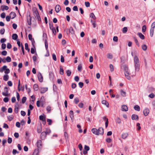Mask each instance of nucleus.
<instances>
[{
  "label": "nucleus",
  "instance_id": "f257e3e1",
  "mask_svg": "<svg viewBox=\"0 0 155 155\" xmlns=\"http://www.w3.org/2000/svg\"><path fill=\"white\" fill-rule=\"evenodd\" d=\"M134 65L135 71H138L140 68V63L139 59L136 55H135L134 57Z\"/></svg>",
  "mask_w": 155,
  "mask_h": 155
},
{
  "label": "nucleus",
  "instance_id": "f03ea898",
  "mask_svg": "<svg viewBox=\"0 0 155 155\" xmlns=\"http://www.w3.org/2000/svg\"><path fill=\"white\" fill-rule=\"evenodd\" d=\"M68 29H65L64 30V31L66 32H67V35H68L69 34V33H71V34H73L74 33V30L73 28H72V27H71L69 29V32H68Z\"/></svg>",
  "mask_w": 155,
  "mask_h": 155
},
{
  "label": "nucleus",
  "instance_id": "7ed1b4c3",
  "mask_svg": "<svg viewBox=\"0 0 155 155\" xmlns=\"http://www.w3.org/2000/svg\"><path fill=\"white\" fill-rule=\"evenodd\" d=\"M98 135H103L104 134V129L102 127H100L97 130Z\"/></svg>",
  "mask_w": 155,
  "mask_h": 155
},
{
  "label": "nucleus",
  "instance_id": "20e7f679",
  "mask_svg": "<svg viewBox=\"0 0 155 155\" xmlns=\"http://www.w3.org/2000/svg\"><path fill=\"white\" fill-rule=\"evenodd\" d=\"M38 77L39 81L41 82H42L43 81V78L40 73H38Z\"/></svg>",
  "mask_w": 155,
  "mask_h": 155
},
{
  "label": "nucleus",
  "instance_id": "39448f33",
  "mask_svg": "<svg viewBox=\"0 0 155 155\" xmlns=\"http://www.w3.org/2000/svg\"><path fill=\"white\" fill-rule=\"evenodd\" d=\"M124 74L126 78L128 80L131 79L130 76L129 71L124 72Z\"/></svg>",
  "mask_w": 155,
  "mask_h": 155
},
{
  "label": "nucleus",
  "instance_id": "423d86ee",
  "mask_svg": "<svg viewBox=\"0 0 155 155\" xmlns=\"http://www.w3.org/2000/svg\"><path fill=\"white\" fill-rule=\"evenodd\" d=\"M149 110L148 108L145 109L143 111V113L144 115L145 116H147L149 113Z\"/></svg>",
  "mask_w": 155,
  "mask_h": 155
},
{
  "label": "nucleus",
  "instance_id": "0eeeda50",
  "mask_svg": "<svg viewBox=\"0 0 155 155\" xmlns=\"http://www.w3.org/2000/svg\"><path fill=\"white\" fill-rule=\"evenodd\" d=\"M131 118L134 120H138V116L136 114H133L132 115Z\"/></svg>",
  "mask_w": 155,
  "mask_h": 155
},
{
  "label": "nucleus",
  "instance_id": "6e6552de",
  "mask_svg": "<svg viewBox=\"0 0 155 155\" xmlns=\"http://www.w3.org/2000/svg\"><path fill=\"white\" fill-rule=\"evenodd\" d=\"M47 135V134L45 132L43 131L42 132L41 134V139H44L46 137Z\"/></svg>",
  "mask_w": 155,
  "mask_h": 155
},
{
  "label": "nucleus",
  "instance_id": "1a4fd4ad",
  "mask_svg": "<svg viewBox=\"0 0 155 155\" xmlns=\"http://www.w3.org/2000/svg\"><path fill=\"white\" fill-rule=\"evenodd\" d=\"M33 11L35 16L39 15L38 11L36 8H33Z\"/></svg>",
  "mask_w": 155,
  "mask_h": 155
},
{
  "label": "nucleus",
  "instance_id": "9d476101",
  "mask_svg": "<svg viewBox=\"0 0 155 155\" xmlns=\"http://www.w3.org/2000/svg\"><path fill=\"white\" fill-rule=\"evenodd\" d=\"M48 90L47 87L41 88L40 90V93L41 94L44 93L47 91Z\"/></svg>",
  "mask_w": 155,
  "mask_h": 155
},
{
  "label": "nucleus",
  "instance_id": "9b49d317",
  "mask_svg": "<svg viewBox=\"0 0 155 155\" xmlns=\"http://www.w3.org/2000/svg\"><path fill=\"white\" fill-rule=\"evenodd\" d=\"M121 110L123 111H127L128 110V107L126 105H123L122 106Z\"/></svg>",
  "mask_w": 155,
  "mask_h": 155
},
{
  "label": "nucleus",
  "instance_id": "f8f14e48",
  "mask_svg": "<svg viewBox=\"0 0 155 155\" xmlns=\"http://www.w3.org/2000/svg\"><path fill=\"white\" fill-rule=\"evenodd\" d=\"M61 10V7L59 5H57L55 8V10L56 12L58 13Z\"/></svg>",
  "mask_w": 155,
  "mask_h": 155
},
{
  "label": "nucleus",
  "instance_id": "ddd939ff",
  "mask_svg": "<svg viewBox=\"0 0 155 155\" xmlns=\"http://www.w3.org/2000/svg\"><path fill=\"white\" fill-rule=\"evenodd\" d=\"M9 15H10V17H11V18L12 19H13V18H14L16 16L15 13V12H11L10 13Z\"/></svg>",
  "mask_w": 155,
  "mask_h": 155
},
{
  "label": "nucleus",
  "instance_id": "4468645a",
  "mask_svg": "<svg viewBox=\"0 0 155 155\" xmlns=\"http://www.w3.org/2000/svg\"><path fill=\"white\" fill-rule=\"evenodd\" d=\"M39 119L40 120H42V121L45 122V117L43 115H40L39 116Z\"/></svg>",
  "mask_w": 155,
  "mask_h": 155
},
{
  "label": "nucleus",
  "instance_id": "2eb2a0df",
  "mask_svg": "<svg viewBox=\"0 0 155 155\" xmlns=\"http://www.w3.org/2000/svg\"><path fill=\"white\" fill-rule=\"evenodd\" d=\"M121 68L124 69V72L128 71V68L126 65H124L122 66Z\"/></svg>",
  "mask_w": 155,
  "mask_h": 155
},
{
  "label": "nucleus",
  "instance_id": "dca6fc26",
  "mask_svg": "<svg viewBox=\"0 0 155 155\" xmlns=\"http://www.w3.org/2000/svg\"><path fill=\"white\" fill-rule=\"evenodd\" d=\"M102 104H104L106 105V106L108 107H109V104L108 103L106 100H104L102 101Z\"/></svg>",
  "mask_w": 155,
  "mask_h": 155
},
{
  "label": "nucleus",
  "instance_id": "f3484780",
  "mask_svg": "<svg viewBox=\"0 0 155 155\" xmlns=\"http://www.w3.org/2000/svg\"><path fill=\"white\" fill-rule=\"evenodd\" d=\"M128 136V134L127 133H123L121 135L122 138L123 139H126Z\"/></svg>",
  "mask_w": 155,
  "mask_h": 155
},
{
  "label": "nucleus",
  "instance_id": "a211bd4d",
  "mask_svg": "<svg viewBox=\"0 0 155 155\" xmlns=\"http://www.w3.org/2000/svg\"><path fill=\"white\" fill-rule=\"evenodd\" d=\"M91 131L94 134L96 135H98L97 129L95 128H92L91 129Z\"/></svg>",
  "mask_w": 155,
  "mask_h": 155
},
{
  "label": "nucleus",
  "instance_id": "6ab92c4d",
  "mask_svg": "<svg viewBox=\"0 0 155 155\" xmlns=\"http://www.w3.org/2000/svg\"><path fill=\"white\" fill-rule=\"evenodd\" d=\"M120 93L121 95L123 97H125L126 96V93L122 90L120 91Z\"/></svg>",
  "mask_w": 155,
  "mask_h": 155
},
{
  "label": "nucleus",
  "instance_id": "aec40b11",
  "mask_svg": "<svg viewBox=\"0 0 155 155\" xmlns=\"http://www.w3.org/2000/svg\"><path fill=\"white\" fill-rule=\"evenodd\" d=\"M42 145V141L41 140H38L37 142V146L38 148H39Z\"/></svg>",
  "mask_w": 155,
  "mask_h": 155
},
{
  "label": "nucleus",
  "instance_id": "412c9836",
  "mask_svg": "<svg viewBox=\"0 0 155 155\" xmlns=\"http://www.w3.org/2000/svg\"><path fill=\"white\" fill-rule=\"evenodd\" d=\"M1 8L2 11H3L4 9L8 10V7L7 6L2 5L1 6Z\"/></svg>",
  "mask_w": 155,
  "mask_h": 155
},
{
  "label": "nucleus",
  "instance_id": "4be33fe9",
  "mask_svg": "<svg viewBox=\"0 0 155 155\" xmlns=\"http://www.w3.org/2000/svg\"><path fill=\"white\" fill-rule=\"evenodd\" d=\"M39 150L38 149H36L35 150L33 155H39Z\"/></svg>",
  "mask_w": 155,
  "mask_h": 155
},
{
  "label": "nucleus",
  "instance_id": "5701e85b",
  "mask_svg": "<svg viewBox=\"0 0 155 155\" xmlns=\"http://www.w3.org/2000/svg\"><path fill=\"white\" fill-rule=\"evenodd\" d=\"M7 67L6 65L4 66L2 68H0V72H2L4 71L7 68Z\"/></svg>",
  "mask_w": 155,
  "mask_h": 155
},
{
  "label": "nucleus",
  "instance_id": "b1692460",
  "mask_svg": "<svg viewBox=\"0 0 155 155\" xmlns=\"http://www.w3.org/2000/svg\"><path fill=\"white\" fill-rule=\"evenodd\" d=\"M49 76L50 79H53L54 78V74L52 72L50 71L49 73Z\"/></svg>",
  "mask_w": 155,
  "mask_h": 155
},
{
  "label": "nucleus",
  "instance_id": "393cba45",
  "mask_svg": "<svg viewBox=\"0 0 155 155\" xmlns=\"http://www.w3.org/2000/svg\"><path fill=\"white\" fill-rule=\"evenodd\" d=\"M154 29L150 28V36L151 37H152L153 35Z\"/></svg>",
  "mask_w": 155,
  "mask_h": 155
},
{
  "label": "nucleus",
  "instance_id": "a878e982",
  "mask_svg": "<svg viewBox=\"0 0 155 155\" xmlns=\"http://www.w3.org/2000/svg\"><path fill=\"white\" fill-rule=\"evenodd\" d=\"M138 35L140 38L142 39H144V36L141 33H139Z\"/></svg>",
  "mask_w": 155,
  "mask_h": 155
},
{
  "label": "nucleus",
  "instance_id": "bb28decb",
  "mask_svg": "<svg viewBox=\"0 0 155 155\" xmlns=\"http://www.w3.org/2000/svg\"><path fill=\"white\" fill-rule=\"evenodd\" d=\"M134 109L136 110L139 111L140 110V107L137 105L134 106Z\"/></svg>",
  "mask_w": 155,
  "mask_h": 155
},
{
  "label": "nucleus",
  "instance_id": "cd10ccee",
  "mask_svg": "<svg viewBox=\"0 0 155 155\" xmlns=\"http://www.w3.org/2000/svg\"><path fill=\"white\" fill-rule=\"evenodd\" d=\"M12 37L13 39L16 40L17 39L18 36L16 34H14L12 35Z\"/></svg>",
  "mask_w": 155,
  "mask_h": 155
},
{
  "label": "nucleus",
  "instance_id": "c85d7f7f",
  "mask_svg": "<svg viewBox=\"0 0 155 155\" xmlns=\"http://www.w3.org/2000/svg\"><path fill=\"white\" fill-rule=\"evenodd\" d=\"M70 115L71 118L72 119L74 118L73 112L72 110H70Z\"/></svg>",
  "mask_w": 155,
  "mask_h": 155
},
{
  "label": "nucleus",
  "instance_id": "c756f323",
  "mask_svg": "<svg viewBox=\"0 0 155 155\" xmlns=\"http://www.w3.org/2000/svg\"><path fill=\"white\" fill-rule=\"evenodd\" d=\"M116 122L119 124H120L121 122V119L119 117H116Z\"/></svg>",
  "mask_w": 155,
  "mask_h": 155
},
{
  "label": "nucleus",
  "instance_id": "7c9ffc66",
  "mask_svg": "<svg viewBox=\"0 0 155 155\" xmlns=\"http://www.w3.org/2000/svg\"><path fill=\"white\" fill-rule=\"evenodd\" d=\"M42 131V128L41 126L38 127L37 128V131L38 133H40Z\"/></svg>",
  "mask_w": 155,
  "mask_h": 155
},
{
  "label": "nucleus",
  "instance_id": "2f4dec72",
  "mask_svg": "<svg viewBox=\"0 0 155 155\" xmlns=\"http://www.w3.org/2000/svg\"><path fill=\"white\" fill-rule=\"evenodd\" d=\"M107 57L108 58L110 59H112L113 58V55L111 54L108 53L107 54Z\"/></svg>",
  "mask_w": 155,
  "mask_h": 155
},
{
  "label": "nucleus",
  "instance_id": "473e14b6",
  "mask_svg": "<svg viewBox=\"0 0 155 155\" xmlns=\"http://www.w3.org/2000/svg\"><path fill=\"white\" fill-rule=\"evenodd\" d=\"M43 39L45 40H45H47V35L46 33H43Z\"/></svg>",
  "mask_w": 155,
  "mask_h": 155
},
{
  "label": "nucleus",
  "instance_id": "72a5a7b5",
  "mask_svg": "<svg viewBox=\"0 0 155 155\" xmlns=\"http://www.w3.org/2000/svg\"><path fill=\"white\" fill-rule=\"evenodd\" d=\"M109 67L110 69V71L112 72L114 71V68L113 65L112 64H110L109 65Z\"/></svg>",
  "mask_w": 155,
  "mask_h": 155
},
{
  "label": "nucleus",
  "instance_id": "f704fd0d",
  "mask_svg": "<svg viewBox=\"0 0 155 155\" xmlns=\"http://www.w3.org/2000/svg\"><path fill=\"white\" fill-rule=\"evenodd\" d=\"M3 79L5 81H7L8 79V76L7 75H5L4 76Z\"/></svg>",
  "mask_w": 155,
  "mask_h": 155
},
{
  "label": "nucleus",
  "instance_id": "c9c22d12",
  "mask_svg": "<svg viewBox=\"0 0 155 155\" xmlns=\"http://www.w3.org/2000/svg\"><path fill=\"white\" fill-rule=\"evenodd\" d=\"M45 132L46 134H50L51 132V131L49 128H47L46 129L45 131Z\"/></svg>",
  "mask_w": 155,
  "mask_h": 155
},
{
  "label": "nucleus",
  "instance_id": "e433bc0d",
  "mask_svg": "<svg viewBox=\"0 0 155 155\" xmlns=\"http://www.w3.org/2000/svg\"><path fill=\"white\" fill-rule=\"evenodd\" d=\"M33 88L35 91H37L38 89V86L37 84H35L33 86Z\"/></svg>",
  "mask_w": 155,
  "mask_h": 155
},
{
  "label": "nucleus",
  "instance_id": "4c0bfd02",
  "mask_svg": "<svg viewBox=\"0 0 155 155\" xmlns=\"http://www.w3.org/2000/svg\"><path fill=\"white\" fill-rule=\"evenodd\" d=\"M29 19H28L27 22L28 25H31V18L30 15H29Z\"/></svg>",
  "mask_w": 155,
  "mask_h": 155
},
{
  "label": "nucleus",
  "instance_id": "58836bf2",
  "mask_svg": "<svg viewBox=\"0 0 155 155\" xmlns=\"http://www.w3.org/2000/svg\"><path fill=\"white\" fill-rule=\"evenodd\" d=\"M90 17L92 18H93L94 19H95L96 18L94 14L93 13H91L90 14Z\"/></svg>",
  "mask_w": 155,
  "mask_h": 155
},
{
  "label": "nucleus",
  "instance_id": "ea45409f",
  "mask_svg": "<svg viewBox=\"0 0 155 155\" xmlns=\"http://www.w3.org/2000/svg\"><path fill=\"white\" fill-rule=\"evenodd\" d=\"M25 49L28 51H30V49L28 48V44L27 43L25 44Z\"/></svg>",
  "mask_w": 155,
  "mask_h": 155
},
{
  "label": "nucleus",
  "instance_id": "a19ab883",
  "mask_svg": "<svg viewBox=\"0 0 155 155\" xmlns=\"http://www.w3.org/2000/svg\"><path fill=\"white\" fill-rule=\"evenodd\" d=\"M79 101V99L78 97H76L74 98V101L75 104H77Z\"/></svg>",
  "mask_w": 155,
  "mask_h": 155
},
{
  "label": "nucleus",
  "instance_id": "79ce46f5",
  "mask_svg": "<svg viewBox=\"0 0 155 155\" xmlns=\"http://www.w3.org/2000/svg\"><path fill=\"white\" fill-rule=\"evenodd\" d=\"M127 28L126 27H124L123 28L122 31L124 33L127 32Z\"/></svg>",
  "mask_w": 155,
  "mask_h": 155
},
{
  "label": "nucleus",
  "instance_id": "37998d69",
  "mask_svg": "<svg viewBox=\"0 0 155 155\" xmlns=\"http://www.w3.org/2000/svg\"><path fill=\"white\" fill-rule=\"evenodd\" d=\"M142 49L144 51H146L147 48V46L145 45H143L142 46Z\"/></svg>",
  "mask_w": 155,
  "mask_h": 155
},
{
  "label": "nucleus",
  "instance_id": "c03bdc74",
  "mask_svg": "<svg viewBox=\"0 0 155 155\" xmlns=\"http://www.w3.org/2000/svg\"><path fill=\"white\" fill-rule=\"evenodd\" d=\"M146 29V26L145 25H143L142 27V31L143 32H145Z\"/></svg>",
  "mask_w": 155,
  "mask_h": 155
},
{
  "label": "nucleus",
  "instance_id": "a18cd8bd",
  "mask_svg": "<svg viewBox=\"0 0 155 155\" xmlns=\"http://www.w3.org/2000/svg\"><path fill=\"white\" fill-rule=\"evenodd\" d=\"M5 60L7 62H10L11 61V58L9 56L7 57L6 58Z\"/></svg>",
  "mask_w": 155,
  "mask_h": 155
},
{
  "label": "nucleus",
  "instance_id": "49530a36",
  "mask_svg": "<svg viewBox=\"0 0 155 155\" xmlns=\"http://www.w3.org/2000/svg\"><path fill=\"white\" fill-rule=\"evenodd\" d=\"M28 38L29 40H31L32 41V40H33L34 41V39H32V36L31 34H29L28 35Z\"/></svg>",
  "mask_w": 155,
  "mask_h": 155
},
{
  "label": "nucleus",
  "instance_id": "de8ad7c7",
  "mask_svg": "<svg viewBox=\"0 0 155 155\" xmlns=\"http://www.w3.org/2000/svg\"><path fill=\"white\" fill-rule=\"evenodd\" d=\"M82 68V65L81 64H79L78 65V71H81Z\"/></svg>",
  "mask_w": 155,
  "mask_h": 155
},
{
  "label": "nucleus",
  "instance_id": "09e8293b",
  "mask_svg": "<svg viewBox=\"0 0 155 155\" xmlns=\"http://www.w3.org/2000/svg\"><path fill=\"white\" fill-rule=\"evenodd\" d=\"M26 99H27V98L26 97H23L22 99V101H21L22 103L23 104L25 102L26 100Z\"/></svg>",
  "mask_w": 155,
  "mask_h": 155
},
{
  "label": "nucleus",
  "instance_id": "8fccbe9b",
  "mask_svg": "<svg viewBox=\"0 0 155 155\" xmlns=\"http://www.w3.org/2000/svg\"><path fill=\"white\" fill-rule=\"evenodd\" d=\"M134 41L136 44V45L138 46L139 47L140 46L138 42V41L137 40L136 38H134Z\"/></svg>",
  "mask_w": 155,
  "mask_h": 155
},
{
  "label": "nucleus",
  "instance_id": "3c124183",
  "mask_svg": "<svg viewBox=\"0 0 155 155\" xmlns=\"http://www.w3.org/2000/svg\"><path fill=\"white\" fill-rule=\"evenodd\" d=\"M15 111L16 113H17L18 112V107L16 106L15 107Z\"/></svg>",
  "mask_w": 155,
  "mask_h": 155
},
{
  "label": "nucleus",
  "instance_id": "603ef678",
  "mask_svg": "<svg viewBox=\"0 0 155 155\" xmlns=\"http://www.w3.org/2000/svg\"><path fill=\"white\" fill-rule=\"evenodd\" d=\"M78 85L80 87L82 88L84 86V84L82 82H79L78 83Z\"/></svg>",
  "mask_w": 155,
  "mask_h": 155
},
{
  "label": "nucleus",
  "instance_id": "864d4df0",
  "mask_svg": "<svg viewBox=\"0 0 155 155\" xmlns=\"http://www.w3.org/2000/svg\"><path fill=\"white\" fill-rule=\"evenodd\" d=\"M137 126L138 127L137 129L138 130H139L141 129V127L140 126V124L139 123H137Z\"/></svg>",
  "mask_w": 155,
  "mask_h": 155
},
{
  "label": "nucleus",
  "instance_id": "5fc2aeb1",
  "mask_svg": "<svg viewBox=\"0 0 155 155\" xmlns=\"http://www.w3.org/2000/svg\"><path fill=\"white\" fill-rule=\"evenodd\" d=\"M67 75L68 76H70L71 74V72L70 70H68L66 72Z\"/></svg>",
  "mask_w": 155,
  "mask_h": 155
},
{
  "label": "nucleus",
  "instance_id": "6e6d98bb",
  "mask_svg": "<svg viewBox=\"0 0 155 155\" xmlns=\"http://www.w3.org/2000/svg\"><path fill=\"white\" fill-rule=\"evenodd\" d=\"M85 4L86 7H88L90 6V3L89 2H85Z\"/></svg>",
  "mask_w": 155,
  "mask_h": 155
},
{
  "label": "nucleus",
  "instance_id": "4d7b16f0",
  "mask_svg": "<svg viewBox=\"0 0 155 155\" xmlns=\"http://www.w3.org/2000/svg\"><path fill=\"white\" fill-rule=\"evenodd\" d=\"M52 56L53 59L54 60L56 61L57 60V58H56V56L55 54H52Z\"/></svg>",
  "mask_w": 155,
  "mask_h": 155
},
{
  "label": "nucleus",
  "instance_id": "13d9d810",
  "mask_svg": "<svg viewBox=\"0 0 155 155\" xmlns=\"http://www.w3.org/2000/svg\"><path fill=\"white\" fill-rule=\"evenodd\" d=\"M155 28V21L153 22L152 24L151 28L154 29Z\"/></svg>",
  "mask_w": 155,
  "mask_h": 155
},
{
  "label": "nucleus",
  "instance_id": "bf43d9fd",
  "mask_svg": "<svg viewBox=\"0 0 155 155\" xmlns=\"http://www.w3.org/2000/svg\"><path fill=\"white\" fill-rule=\"evenodd\" d=\"M84 150L87 151L89 150L90 148L87 145H85L84 147Z\"/></svg>",
  "mask_w": 155,
  "mask_h": 155
},
{
  "label": "nucleus",
  "instance_id": "052dcab7",
  "mask_svg": "<svg viewBox=\"0 0 155 155\" xmlns=\"http://www.w3.org/2000/svg\"><path fill=\"white\" fill-rule=\"evenodd\" d=\"M148 96L150 97L151 98H153L154 97L155 95L153 93H152L151 94H149V95Z\"/></svg>",
  "mask_w": 155,
  "mask_h": 155
},
{
  "label": "nucleus",
  "instance_id": "680f3d73",
  "mask_svg": "<svg viewBox=\"0 0 155 155\" xmlns=\"http://www.w3.org/2000/svg\"><path fill=\"white\" fill-rule=\"evenodd\" d=\"M9 100V99L8 97H5L3 99V101L5 103L7 102Z\"/></svg>",
  "mask_w": 155,
  "mask_h": 155
},
{
  "label": "nucleus",
  "instance_id": "e2e57ef3",
  "mask_svg": "<svg viewBox=\"0 0 155 155\" xmlns=\"http://www.w3.org/2000/svg\"><path fill=\"white\" fill-rule=\"evenodd\" d=\"M60 74L63 75L64 74V70L62 68L60 67Z\"/></svg>",
  "mask_w": 155,
  "mask_h": 155
},
{
  "label": "nucleus",
  "instance_id": "0e129e2a",
  "mask_svg": "<svg viewBox=\"0 0 155 155\" xmlns=\"http://www.w3.org/2000/svg\"><path fill=\"white\" fill-rule=\"evenodd\" d=\"M5 29L4 28H2L0 31V32L1 35H3L5 32Z\"/></svg>",
  "mask_w": 155,
  "mask_h": 155
},
{
  "label": "nucleus",
  "instance_id": "69168bd1",
  "mask_svg": "<svg viewBox=\"0 0 155 155\" xmlns=\"http://www.w3.org/2000/svg\"><path fill=\"white\" fill-rule=\"evenodd\" d=\"M17 153H18V152L16 150L14 149L13 150L12 153L14 155H15Z\"/></svg>",
  "mask_w": 155,
  "mask_h": 155
},
{
  "label": "nucleus",
  "instance_id": "338daca9",
  "mask_svg": "<svg viewBox=\"0 0 155 155\" xmlns=\"http://www.w3.org/2000/svg\"><path fill=\"white\" fill-rule=\"evenodd\" d=\"M5 13L3 12L1 15V17L2 18H3L5 17Z\"/></svg>",
  "mask_w": 155,
  "mask_h": 155
},
{
  "label": "nucleus",
  "instance_id": "774afa93",
  "mask_svg": "<svg viewBox=\"0 0 155 155\" xmlns=\"http://www.w3.org/2000/svg\"><path fill=\"white\" fill-rule=\"evenodd\" d=\"M118 38L117 36H114L113 38V40L114 41L117 42L118 41Z\"/></svg>",
  "mask_w": 155,
  "mask_h": 155
}]
</instances>
